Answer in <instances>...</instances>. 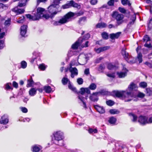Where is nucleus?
I'll return each instance as SVG.
<instances>
[{
    "mask_svg": "<svg viewBox=\"0 0 152 152\" xmlns=\"http://www.w3.org/2000/svg\"><path fill=\"white\" fill-rule=\"evenodd\" d=\"M83 13V12L82 11L75 13L69 12L63 16L58 21L55 22L53 24L55 26H57L66 23L71 20L72 18L74 16H80L82 15Z\"/></svg>",
    "mask_w": 152,
    "mask_h": 152,
    "instance_id": "f257e3e1",
    "label": "nucleus"
},
{
    "mask_svg": "<svg viewBox=\"0 0 152 152\" xmlns=\"http://www.w3.org/2000/svg\"><path fill=\"white\" fill-rule=\"evenodd\" d=\"M113 93L116 97L124 99L125 102L131 101L133 97V95L131 93L126 92L125 91H115Z\"/></svg>",
    "mask_w": 152,
    "mask_h": 152,
    "instance_id": "f03ea898",
    "label": "nucleus"
},
{
    "mask_svg": "<svg viewBox=\"0 0 152 152\" xmlns=\"http://www.w3.org/2000/svg\"><path fill=\"white\" fill-rule=\"evenodd\" d=\"M45 12V9L39 7L37 9V12L36 14L34 16H32L31 15L28 14L26 15V16L27 18H29L30 20H39L41 17L44 16L46 19H48L49 18L48 17L50 15V14H48L44 15L43 13Z\"/></svg>",
    "mask_w": 152,
    "mask_h": 152,
    "instance_id": "7ed1b4c3",
    "label": "nucleus"
},
{
    "mask_svg": "<svg viewBox=\"0 0 152 152\" xmlns=\"http://www.w3.org/2000/svg\"><path fill=\"white\" fill-rule=\"evenodd\" d=\"M60 1L59 0H54L53 4L48 8V11L50 14V15L48 18H53L59 11H56V7L58 6L59 4Z\"/></svg>",
    "mask_w": 152,
    "mask_h": 152,
    "instance_id": "20e7f679",
    "label": "nucleus"
},
{
    "mask_svg": "<svg viewBox=\"0 0 152 152\" xmlns=\"http://www.w3.org/2000/svg\"><path fill=\"white\" fill-rule=\"evenodd\" d=\"M112 17L116 21V26L120 25L124 22L123 19L124 16L117 12H113L112 15Z\"/></svg>",
    "mask_w": 152,
    "mask_h": 152,
    "instance_id": "39448f33",
    "label": "nucleus"
},
{
    "mask_svg": "<svg viewBox=\"0 0 152 152\" xmlns=\"http://www.w3.org/2000/svg\"><path fill=\"white\" fill-rule=\"evenodd\" d=\"M87 59L86 56L83 54H81L79 56L78 59V63L80 65H83L87 62Z\"/></svg>",
    "mask_w": 152,
    "mask_h": 152,
    "instance_id": "423d86ee",
    "label": "nucleus"
},
{
    "mask_svg": "<svg viewBox=\"0 0 152 152\" xmlns=\"http://www.w3.org/2000/svg\"><path fill=\"white\" fill-rule=\"evenodd\" d=\"M54 137L55 138V141L54 142L57 144H58L59 145L61 146L62 144H58L56 141H61L62 142V137L61 133L59 132H56L54 134Z\"/></svg>",
    "mask_w": 152,
    "mask_h": 152,
    "instance_id": "0eeeda50",
    "label": "nucleus"
},
{
    "mask_svg": "<svg viewBox=\"0 0 152 152\" xmlns=\"http://www.w3.org/2000/svg\"><path fill=\"white\" fill-rule=\"evenodd\" d=\"M69 82V85H68V87L69 88L72 90V91H74L75 92H76V88L73 87L70 84V82L68 80V79L66 77H64L63 78V79L62 80V83L64 85H66L67 84V83Z\"/></svg>",
    "mask_w": 152,
    "mask_h": 152,
    "instance_id": "6e6552de",
    "label": "nucleus"
},
{
    "mask_svg": "<svg viewBox=\"0 0 152 152\" xmlns=\"http://www.w3.org/2000/svg\"><path fill=\"white\" fill-rule=\"evenodd\" d=\"M138 122L141 125H145L148 124V117L145 116H140L138 118Z\"/></svg>",
    "mask_w": 152,
    "mask_h": 152,
    "instance_id": "1a4fd4ad",
    "label": "nucleus"
},
{
    "mask_svg": "<svg viewBox=\"0 0 152 152\" xmlns=\"http://www.w3.org/2000/svg\"><path fill=\"white\" fill-rule=\"evenodd\" d=\"M128 72V70L126 68H124L123 69V71L117 72V74L119 78H123L126 76Z\"/></svg>",
    "mask_w": 152,
    "mask_h": 152,
    "instance_id": "9d476101",
    "label": "nucleus"
},
{
    "mask_svg": "<svg viewBox=\"0 0 152 152\" xmlns=\"http://www.w3.org/2000/svg\"><path fill=\"white\" fill-rule=\"evenodd\" d=\"M69 70L71 72V77L72 78L74 77V75H77L78 74L77 70L76 68H72L71 66Z\"/></svg>",
    "mask_w": 152,
    "mask_h": 152,
    "instance_id": "9b49d317",
    "label": "nucleus"
},
{
    "mask_svg": "<svg viewBox=\"0 0 152 152\" xmlns=\"http://www.w3.org/2000/svg\"><path fill=\"white\" fill-rule=\"evenodd\" d=\"M121 32H118L116 33H112L110 34V37L112 39H118L121 34Z\"/></svg>",
    "mask_w": 152,
    "mask_h": 152,
    "instance_id": "f8f14e48",
    "label": "nucleus"
},
{
    "mask_svg": "<svg viewBox=\"0 0 152 152\" xmlns=\"http://www.w3.org/2000/svg\"><path fill=\"white\" fill-rule=\"evenodd\" d=\"M18 6L12 9V11L16 12L17 14H22L23 13L25 10L23 9H19L18 8Z\"/></svg>",
    "mask_w": 152,
    "mask_h": 152,
    "instance_id": "ddd939ff",
    "label": "nucleus"
},
{
    "mask_svg": "<svg viewBox=\"0 0 152 152\" xmlns=\"http://www.w3.org/2000/svg\"><path fill=\"white\" fill-rule=\"evenodd\" d=\"M9 121L8 119L7 116L5 115L3 116L0 119V123L3 124H7Z\"/></svg>",
    "mask_w": 152,
    "mask_h": 152,
    "instance_id": "4468645a",
    "label": "nucleus"
},
{
    "mask_svg": "<svg viewBox=\"0 0 152 152\" xmlns=\"http://www.w3.org/2000/svg\"><path fill=\"white\" fill-rule=\"evenodd\" d=\"M83 39L81 40V38H79L78 41H76L74 44L72 46V48L74 49H76L77 48L78 46H79L80 44L82 42Z\"/></svg>",
    "mask_w": 152,
    "mask_h": 152,
    "instance_id": "2eb2a0df",
    "label": "nucleus"
},
{
    "mask_svg": "<svg viewBox=\"0 0 152 152\" xmlns=\"http://www.w3.org/2000/svg\"><path fill=\"white\" fill-rule=\"evenodd\" d=\"M122 54L125 59L126 60H128L127 58L130 56L126 51V49L123 48L122 50Z\"/></svg>",
    "mask_w": 152,
    "mask_h": 152,
    "instance_id": "dca6fc26",
    "label": "nucleus"
},
{
    "mask_svg": "<svg viewBox=\"0 0 152 152\" xmlns=\"http://www.w3.org/2000/svg\"><path fill=\"white\" fill-rule=\"evenodd\" d=\"M97 93H93L89 97L90 99L93 102L97 101L98 100V98L97 95Z\"/></svg>",
    "mask_w": 152,
    "mask_h": 152,
    "instance_id": "f3484780",
    "label": "nucleus"
},
{
    "mask_svg": "<svg viewBox=\"0 0 152 152\" xmlns=\"http://www.w3.org/2000/svg\"><path fill=\"white\" fill-rule=\"evenodd\" d=\"M80 93L82 95H83L85 93L89 94L90 93V91L88 88H82L80 89Z\"/></svg>",
    "mask_w": 152,
    "mask_h": 152,
    "instance_id": "a211bd4d",
    "label": "nucleus"
},
{
    "mask_svg": "<svg viewBox=\"0 0 152 152\" xmlns=\"http://www.w3.org/2000/svg\"><path fill=\"white\" fill-rule=\"evenodd\" d=\"M27 26L23 25L20 28V34L22 36H24L26 34V32Z\"/></svg>",
    "mask_w": 152,
    "mask_h": 152,
    "instance_id": "6ab92c4d",
    "label": "nucleus"
},
{
    "mask_svg": "<svg viewBox=\"0 0 152 152\" xmlns=\"http://www.w3.org/2000/svg\"><path fill=\"white\" fill-rule=\"evenodd\" d=\"M94 108L99 113H103L105 112L104 109L102 107L96 105L94 106Z\"/></svg>",
    "mask_w": 152,
    "mask_h": 152,
    "instance_id": "aec40b11",
    "label": "nucleus"
},
{
    "mask_svg": "<svg viewBox=\"0 0 152 152\" xmlns=\"http://www.w3.org/2000/svg\"><path fill=\"white\" fill-rule=\"evenodd\" d=\"M83 95H79L78 96V99H80L83 103L84 105V107H86V104L85 102H84V101L85 100H87V99L88 96H86V97H85L83 96Z\"/></svg>",
    "mask_w": 152,
    "mask_h": 152,
    "instance_id": "412c9836",
    "label": "nucleus"
},
{
    "mask_svg": "<svg viewBox=\"0 0 152 152\" xmlns=\"http://www.w3.org/2000/svg\"><path fill=\"white\" fill-rule=\"evenodd\" d=\"M107 25L106 23L104 22H101L99 23L96 25L97 28H101L106 27Z\"/></svg>",
    "mask_w": 152,
    "mask_h": 152,
    "instance_id": "4be33fe9",
    "label": "nucleus"
},
{
    "mask_svg": "<svg viewBox=\"0 0 152 152\" xmlns=\"http://www.w3.org/2000/svg\"><path fill=\"white\" fill-rule=\"evenodd\" d=\"M128 60H126V61L129 63L131 64H133L136 62V60L134 58L132 57L131 56H129V58H127Z\"/></svg>",
    "mask_w": 152,
    "mask_h": 152,
    "instance_id": "5701e85b",
    "label": "nucleus"
},
{
    "mask_svg": "<svg viewBox=\"0 0 152 152\" xmlns=\"http://www.w3.org/2000/svg\"><path fill=\"white\" fill-rule=\"evenodd\" d=\"M72 3L73 2L72 1H71L69 2H68L66 4L63 5L62 6V7L64 9L69 8L70 7H72V4H73Z\"/></svg>",
    "mask_w": 152,
    "mask_h": 152,
    "instance_id": "b1692460",
    "label": "nucleus"
},
{
    "mask_svg": "<svg viewBox=\"0 0 152 152\" xmlns=\"http://www.w3.org/2000/svg\"><path fill=\"white\" fill-rule=\"evenodd\" d=\"M37 92V89L35 88H31L29 92V95L31 96H33L36 94Z\"/></svg>",
    "mask_w": 152,
    "mask_h": 152,
    "instance_id": "393cba45",
    "label": "nucleus"
},
{
    "mask_svg": "<svg viewBox=\"0 0 152 152\" xmlns=\"http://www.w3.org/2000/svg\"><path fill=\"white\" fill-rule=\"evenodd\" d=\"M137 88V87L136 85L133 83H131L128 87V88L130 90H136Z\"/></svg>",
    "mask_w": 152,
    "mask_h": 152,
    "instance_id": "a878e982",
    "label": "nucleus"
},
{
    "mask_svg": "<svg viewBox=\"0 0 152 152\" xmlns=\"http://www.w3.org/2000/svg\"><path fill=\"white\" fill-rule=\"evenodd\" d=\"M136 20V16L135 15H133L131 18V21H130L128 24V25L130 26L132 25H133Z\"/></svg>",
    "mask_w": 152,
    "mask_h": 152,
    "instance_id": "bb28decb",
    "label": "nucleus"
},
{
    "mask_svg": "<svg viewBox=\"0 0 152 152\" xmlns=\"http://www.w3.org/2000/svg\"><path fill=\"white\" fill-rule=\"evenodd\" d=\"M34 82L32 79V78L31 77L30 79L28 80L27 84V87H30L32 86V84Z\"/></svg>",
    "mask_w": 152,
    "mask_h": 152,
    "instance_id": "cd10ccee",
    "label": "nucleus"
},
{
    "mask_svg": "<svg viewBox=\"0 0 152 152\" xmlns=\"http://www.w3.org/2000/svg\"><path fill=\"white\" fill-rule=\"evenodd\" d=\"M129 115L131 117V118L132 119V121L134 122H135L136 121L137 117L135 114L130 113L129 114Z\"/></svg>",
    "mask_w": 152,
    "mask_h": 152,
    "instance_id": "c85d7f7f",
    "label": "nucleus"
},
{
    "mask_svg": "<svg viewBox=\"0 0 152 152\" xmlns=\"http://www.w3.org/2000/svg\"><path fill=\"white\" fill-rule=\"evenodd\" d=\"M44 89L46 93H50L52 91V89L49 86H44Z\"/></svg>",
    "mask_w": 152,
    "mask_h": 152,
    "instance_id": "c756f323",
    "label": "nucleus"
},
{
    "mask_svg": "<svg viewBox=\"0 0 152 152\" xmlns=\"http://www.w3.org/2000/svg\"><path fill=\"white\" fill-rule=\"evenodd\" d=\"M40 147H38L37 145L33 146L32 147V151L33 152H38L40 150Z\"/></svg>",
    "mask_w": 152,
    "mask_h": 152,
    "instance_id": "7c9ffc66",
    "label": "nucleus"
},
{
    "mask_svg": "<svg viewBox=\"0 0 152 152\" xmlns=\"http://www.w3.org/2000/svg\"><path fill=\"white\" fill-rule=\"evenodd\" d=\"M11 85V83H7L5 85V89L7 90H9L10 89L12 90L13 88L10 86Z\"/></svg>",
    "mask_w": 152,
    "mask_h": 152,
    "instance_id": "2f4dec72",
    "label": "nucleus"
},
{
    "mask_svg": "<svg viewBox=\"0 0 152 152\" xmlns=\"http://www.w3.org/2000/svg\"><path fill=\"white\" fill-rule=\"evenodd\" d=\"M102 38L104 39H108V34L105 32L102 33Z\"/></svg>",
    "mask_w": 152,
    "mask_h": 152,
    "instance_id": "473e14b6",
    "label": "nucleus"
},
{
    "mask_svg": "<svg viewBox=\"0 0 152 152\" xmlns=\"http://www.w3.org/2000/svg\"><path fill=\"white\" fill-rule=\"evenodd\" d=\"M110 113L112 114H115L119 113V112L115 109H111L110 110Z\"/></svg>",
    "mask_w": 152,
    "mask_h": 152,
    "instance_id": "72a5a7b5",
    "label": "nucleus"
},
{
    "mask_svg": "<svg viewBox=\"0 0 152 152\" xmlns=\"http://www.w3.org/2000/svg\"><path fill=\"white\" fill-rule=\"evenodd\" d=\"M116 121V119L113 117L110 118L109 120V122L111 124H114Z\"/></svg>",
    "mask_w": 152,
    "mask_h": 152,
    "instance_id": "f704fd0d",
    "label": "nucleus"
},
{
    "mask_svg": "<svg viewBox=\"0 0 152 152\" xmlns=\"http://www.w3.org/2000/svg\"><path fill=\"white\" fill-rule=\"evenodd\" d=\"M72 1L73 2V4H72V7H74L77 8L78 9H79L80 8V5L78 4L77 3H75L74 1Z\"/></svg>",
    "mask_w": 152,
    "mask_h": 152,
    "instance_id": "c9c22d12",
    "label": "nucleus"
},
{
    "mask_svg": "<svg viewBox=\"0 0 152 152\" xmlns=\"http://www.w3.org/2000/svg\"><path fill=\"white\" fill-rule=\"evenodd\" d=\"M142 55L141 53H139L138 54L137 56V58L138 59L139 61V63H141L142 62Z\"/></svg>",
    "mask_w": 152,
    "mask_h": 152,
    "instance_id": "e433bc0d",
    "label": "nucleus"
},
{
    "mask_svg": "<svg viewBox=\"0 0 152 152\" xmlns=\"http://www.w3.org/2000/svg\"><path fill=\"white\" fill-rule=\"evenodd\" d=\"M96 85L94 83H91L89 86V88L92 90H95L96 88Z\"/></svg>",
    "mask_w": 152,
    "mask_h": 152,
    "instance_id": "4c0bfd02",
    "label": "nucleus"
},
{
    "mask_svg": "<svg viewBox=\"0 0 152 152\" xmlns=\"http://www.w3.org/2000/svg\"><path fill=\"white\" fill-rule=\"evenodd\" d=\"M105 66L104 64H101L100 65L99 69L98 70L101 72H102L103 69H104Z\"/></svg>",
    "mask_w": 152,
    "mask_h": 152,
    "instance_id": "58836bf2",
    "label": "nucleus"
},
{
    "mask_svg": "<svg viewBox=\"0 0 152 152\" xmlns=\"http://www.w3.org/2000/svg\"><path fill=\"white\" fill-rule=\"evenodd\" d=\"M86 18L85 17H81L79 19L78 22L79 24L82 23L86 21Z\"/></svg>",
    "mask_w": 152,
    "mask_h": 152,
    "instance_id": "ea45409f",
    "label": "nucleus"
},
{
    "mask_svg": "<svg viewBox=\"0 0 152 152\" xmlns=\"http://www.w3.org/2000/svg\"><path fill=\"white\" fill-rule=\"evenodd\" d=\"M21 65L22 68H25L27 66V63L25 61H23L21 62Z\"/></svg>",
    "mask_w": 152,
    "mask_h": 152,
    "instance_id": "a19ab883",
    "label": "nucleus"
},
{
    "mask_svg": "<svg viewBox=\"0 0 152 152\" xmlns=\"http://www.w3.org/2000/svg\"><path fill=\"white\" fill-rule=\"evenodd\" d=\"M101 52H102L105 51L110 48V47L108 46L100 47Z\"/></svg>",
    "mask_w": 152,
    "mask_h": 152,
    "instance_id": "79ce46f5",
    "label": "nucleus"
},
{
    "mask_svg": "<svg viewBox=\"0 0 152 152\" xmlns=\"http://www.w3.org/2000/svg\"><path fill=\"white\" fill-rule=\"evenodd\" d=\"M88 132L89 133H96L97 132V131L96 129H93L91 128H90L88 130Z\"/></svg>",
    "mask_w": 152,
    "mask_h": 152,
    "instance_id": "37998d69",
    "label": "nucleus"
},
{
    "mask_svg": "<svg viewBox=\"0 0 152 152\" xmlns=\"http://www.w3.org/2000/svg\"><path fill=\"white\" fill-rule=\"evenodd\" d=\"M139 85L141 87L143 88H145L147 86V83L144 82H141Z\"/></svg>",
    "mask_w": 152,
    "mask_h": 152,
    "instance_id": "c03bdc74",
    "label": "nucleus"
},
{
    "mask_svg": "<svg viewBox=\"0 0 152 152\" xmlns=\"http://www.w3.org/2000/svg\"><path fill=\"white\" fill-rule=\"evenodd\" d=\"M11 19L8 18L7 20H6L4 23V25L6 26H8L10 24Z\"/></svg>",
    "mask_w": 152,
    "mask_h": 152,
    "instance_id": "a18cd8bd",
    "label": "nucleus"
},
{
    "mask_svg": "<svg viewBox=\"0 0 152 152\" xmlns=\"http://www.w3.org/2000/svg\"><path fill=\"white\" fill-rule=\"evenodd\" d=\"M106 103L107 105L110 106H112L114 104V102L111 100L107 101Z\"/></svg>",
    "mask_w": 152,
    "mask_h": 152,
    "instance_id": "49530a36",
    "label": "nucleus"
},
{
    "mask_svg": "<svg viewBox=\"0 0 152 152\" xmlns=\"http://www.w3.org/2000/svg\"><path fill=\"white\" fill-rule=\"evenodd\" d=\"M77 82L79 85H81L83 83V80L81 78H79L77 79Z\"/></svg>",
    "mask_w": 152,
    "mask_h": 152,
    "instance_id": "de8ad7c7",
    "label": "nucleus"
},
{
    "mask_svg": "<svg viewBox=\"0 0 152 152\" xmlns=\"http://www.w3.org/2000/svg\"><path fill=\"white\" fill-rule=\"evenodd\" d=\"M118 10L121 13H125L126 12V10L124 8L119 7L118 8Z\"/></svg>",
    "mask_w": 152,
    "mask_h": 152,
    "instance_id": "09e8293b",
    "label": "nucleus"
},
{
    "mask_svg": "<svg viewBox=\"0 0 152 152\" xmlns=\"http://www.w3.org/2000/svg\"><path fill=\"white\" fill-rule=\"evenodd\" d=\"M39 68L41 70H44L45 69L46 67L44 64H42L39 65Z\"/></svg>",
    "mask_w": 152,
    "mask_h": 152,
    "instance_id": "8fccbe9b",
    "label": "nucleus"
},
{
    "mask_svg": "<svg viewBox=\"0 0 152 152\" xmlns=\"http://www.w3.org/2000/svg\"><path fill=\"white\" fill-rule=\"evenodd\" d=\"M24 17L23 16H22L20 18V20H17V22L18 23H22L24 22Z\"/></svg>",
    "mask_w": 152,
    "mask_h": 152,
    "instance_id": "3c124183",
    "label": "nucleus"
},
{
    "mask_svg": "<svg viewBox=\"0 0 152 152\" xmlns=\"http://www.w3.org/2000/svg\"><path fill=\"white\" fill-rule=\"evenodd\" d=\"M47 1V0H37V5H38L40 3H45Z\"/></svg>",
    "mask_w": 152,
    "mask_h": 152,
    "instance_id": "603ef678",
    "label": "nucleus"
},
{
    "mask_svg": "<svg viewBox=\"0 0 152 152\" xmlns=\"http://www.w3.org/2000/svg\"><path fill=\"white\" fill-rule=\"evenodd\" d=\"M114 0H110L107 2L108 5L109 6H112L114 5Z\"/></svg>",
    "mask_w": 152,
    "mask_h": 152,
    "instance_id": "864d4df0",
    "label": "nucleus"
},
{
    "mask_svg": "<svg viewBox=\"0 0 152 152\" xmlns=\"http://www.w3.org/2000/svg\"><path fill=\"white\" fill-rule=\"evenodd\" d=\"M4 41L2 40H0V49H1L4 46Z\"/></svg>",
    "mask_w": 152,
    "mask_h": 152,
    "instance_id": "5fc2aeb1",
    "label": "nucleus"
},
{
    "mask_svg": "<svg viewBox=\"0 0 152 152\" xmlns=\"http://www.w3.org/2000/svg\"><path fill=\"white\" fill-rule=\"evenodd\" d=\"M108 68L109 69H112L115 67V66L111 64H109L108 65Z\"/></svg>",
    "mask_w": 152,
    "mask_h": 152,
    "instance_id": "6e6d98bb",
    "label": "nucleus"
},
{
    "mask_svg": "<svg viewBox=\"0 0 152 152\" xmlns=\"http://www.w3.org/2000/svg\"><path fill=\"white\" fill-rule=\"evenodd\" d=\"M148 27L150 29H151L152 28V17L149 23Z\"/></svg>",
    "mask_w": 152,
    "mask_h": 152,
    "instance_id": "4d7b16f0",
    "label": "nucleus"
},
{
    "mask_svg": "<svg viewBox=\"0 0 152 152\" xmlns=\"http://www.w3.org/2000/svg\"><path fill=\"white\" fill-rule=\"evenodd\" d=\"M143 39L144 41H148L150 40V38L147 35H146L145 36H144Z\"/></svg>",
    "mask_w": 152,
    "mask_h": 152,
    "instance_id": "13d9d810",
    "label": "nucleus"
},
{
    "mask_svg": "<svg viewBox=\"0 0 152 152\" xmlns=\"http://www.w3.org/2000/svg\"><path fill=\"white\" fill-rule=\"evenodd\" d=\"M107 76L110 77L114 78L115 77V73H112L111 74H107Z\"/></svg>",
    "mask_w": 152,
    "mask_h": 152,
    "instance_id": "bf43d9fd",
    "label": "nucleus"
},
{
    "mask_svg": "<svg viewBox=\"0 0 152 152\" xmlns=\"http://www.w3.org/2000/svg\"><path fill=\"white\" fill-rule=\"evenodd\" d=\"M21 110L24 113H26L28 111V110L25 107H21L20 108Z\"/></svg>",
    "mask_w": 152,
    "mask_h": 152,
    "instance_id": "052dcab7",
    "label": "nucleus"
},
{
    "mask_svg": "<svg viewBox=\"0 0 152 152\" xmlns=\"http://www.w3.org/2000/svg\"><path fill=\"white\" fill-rule=\"evenodd\" d=\"M145 96V94L139 92L137 95V96L140 98H143Z\"/></svg>",
    "mask_w": 152,
    "mask_h": 152,
    "instance_id": "680f3d73",
    "label": "nucleus"
},
{
    "mask_svg": "<svg viewBox=\"0 0 152 152\" xmlns=\"http://www.w3.org/2000/svg\"><path fill=\"white\" fill-rule=\"evenodd\" d=\"M146 91L148 95H150L152 94V91L151 89L150 88H147L146 89Z\"/></svg>",
    "mask_w": 152,
    "mask_h": 152,
    "instance_id": "e2e57ef3",
    "label": "nucleus"
},
{
    "mask_svg": "<svg viewBox=\"0 0 152 152\" xmlns=\"http://www.w3.org/2000/svg\"><path fill=\"white\" fill-rule=\"evenodd\" d=\"M97 0H91L90 1L91 4L93 5H94L97 3Z\"/></svg>",
    "mask_w": 152,
    "mask_h": 152,
    "instance_id": "0e129e2a",
    "label": "nucleus"
},
{
    "mask_svg": "<svg viewBox=\"0 0 152 152\" xmlns=\"http://www.w3.org/2000/svg\"><path fill=\"white\" fill-rule=\"evenodd\" d=\"M12 85L13 87H15L16 88H17L18 86V84L15 81H13L12 83Z\"/></svg>",
    "mask_w": 152,
    "mask_h": 152,
    "instance_id": "69168bd1",
    "label": "nucleus"
},
{
    "mask_svg": "<svg viewBox=\"0 0 152 152\" xmlns=\"http://www.w3.org/2000/svg\"><path fill=\"white\" fill-rule=\"evenodd\" d=\"M85 74L88 75L89 74V70L88 68L86 69L84 71Z\"/></svg>",
    "mask_w": 152,
    "mask_h": 152,
    "instance_id": "338daca9",
    "label": "nucleus"
},
{
    "mask_svg": "<svg viewBox=\"0 0 152 152\" xmlns=\"http://www.w3.org/2000/svg\"><path fill=\"white\" fill-rule=\"evenodd\" d=\"M5 35V33L4 32H3L0 33V39H2Z\"/></svg>",
    "mask_w": 152,
    "mask_h": 152,
    "instance_id": "774afa93",
    "label": "nucleus"
}]
</instances>
